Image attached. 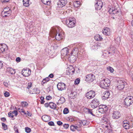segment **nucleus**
Segmentation results:
<instances>
[{
    "label": "nucleus",
    "mask_w": 133,
    "mask_h": 133,
    "mask_svg": "<svg viewBox=\"0 0 133 133\" xmlns=\"http://www.w3.org/2000/svg\"><path fill=\"white\" fill-rule=\"evenodd\" d=\"M61 28L59 27H56L53 29L51 31L52 34L54 35L56 39L58 41L60 40L62 38V35L60 31Z\"/></svg>",
    "instance_id": "1"
},
{
    "label": "nucleus",
    "mask_w": 133,
    "mask_h": 133,
    "mask_svg": "<svg viewBox=\"0 0 133 133\" xmlns=\"http://www.w3.org/2000/svg\"><path fill=\"white\" fill-rule=\"evenodd\" d=\"M73 49L71 52V54H74L77 55L78 52L83 49L81 43L76 44L73 46Z\"/></svg>",
    "instance_id": "2"
},
{
    "label": "nucleus",
    "mask_w": 133,
    "mask_h": 133,
    "mask_svg": "<svg viewBox=\"0 0 133 133\" xmlns=\"http://www.w3.org/2000/svg\"><path fill=\"white\" fill-rule=\"evenodd\" d=\"M110 81L109 79L106 78L101 81L100 83V86L102 88L106 89L110 85Z\"/></svg>",
    "instance_id": "3"
},
{
    "label": "nucleus",
    "mask_w": 133,
    "mask_h": 133,
    "mask_svg": "<svg viewBox=\"0 0 133 133\" xmlns=\"http://www.w3.org/2000/svg\"><path fill=\"white\" fill-rule=\"evenodd\" d=\"M117 82V88L119 90L123 89L125 86H127V83L123 80H118Z\"/></svg>",
    "instance_id": "4"
},
{
    "label": "nucleus",
    "mask_w": 133,
    "mask_h": 133,
    "mask_svg": "<svg viewBox=\"0 0 133 133\" xmlns=\"http://www.w3.org/2000/svg\"><path fill=\"white\" fill-rule=\"evenodd\" d=\"M133 103V97L131 96H128L124 99L123 104L127 107L129 106Z\"/></svg>",
    "instance_id": "5"
},
{
    "label": "nucleus",
    "mask_w": 133,
    "mask_h": 133,
    "mask_svg": "<svg viewBox=\"0 0 133 133\" xmlns=\"http://www.w3.org/2000/svg\"><path fill=\"white\" fill-rule=\"evenodd\" d=\"M75 18H72L67 19L66 21V23L69 28H72L74 26L76 23Z\"/></svg>",
    "instance_id": "6"
},
{
    "label": "nucleus",
    "mask_w": 133,
    "mask_h": 133,
    "mask_svg": "<svg viewBox=\"0 0 133 133\" xmlns=\"http://www.w3.org/2000/svg\"><path fill=\"white\" fill-rule=\"evenodd\" d=\"M69 49L67 48H65L62 49L61 51V56L62 57H66L68 58L69 57Z\"/></svg>",
    "instance_id": "7"
},
{
    "label": "nucleus",
    "mask_w": 133,
    "mask_h": 133,
    "mask_svg": "<svg viewBox=\"0 0 133 133\" xmlns=\"http://www.w3.org/2000/svg\"><path fill=\"white\" fill-rule=\"evenodd\" d=\"M99 104V100L96 98H95L91 102V108L94 109L97 108Z\"/></svg>",
    "instance_id": "8"
},
{
    "label": "nucleus",
    "mask_w": 133,
    "mask_h": 133,
    "mask_svg": "<svg viewBox=\"0 0 133 133\" xmlns=\"http://www.w3.org/2000/svg\"><path fill=\"white\" fill-rule=\"evenodd\" d=\"M99 108L97 110L96 112L97 111L101 113H103L106 111L108 109L107 106L104 105H99L98 107Z\"/></svg>",
    "instance_id": "9"
},
{
    "label": "nucleus",
    "mask_w": 133,
    "mask_h": 133,
    "mask_svg": "<svg viewBox=\"0 0 133 133\" xmlns=\"http://www.w3.org/2000/svg\"><path fill=\"white\" fill-rule=\"evenodd\" d=\"M95 95V92L93 90H91L87 92L85 94V96L89 99L93 98Z\"/></svg>",
    "instance_id": "10"
},
{
    "label": "nucleus",
    "mask_w": 133,
    "mask_h": 133,
    "mask_svg": "<svg viewBox=\"0 0 133 133\" xmlns=\"http://www.w3.org/2000/svg\"><path fill=\"white\" fill-rule=\"evenodd\" d=\"M22 74L25 77H28L31 74L30 69L28 68L23 69L22 71Z\"/></svg>",
    "instance_id": "11"
},
{
    "label": "nucleus",
    "mask_w": 133,
    "mask_h": 133,
    "mask_svg": "<svg viewBox=\"0 0 133 133\" xmlns=\"http://www.w3.org/2000/svg\"><path fill=\"white\" fill-rule=\"evenodd\" d=\"M67 3V0H59L58 2L57 9L59 8H62L65 6Z\"/></svg>",
    "instance_id": "12"
},
{
    "label": "nucleus",
    "mask_w": 133,
    "mask_h": 133,
    "mask_svg": "<svg viewBox=\"0 0 133 133\" xmlns=\"http://www.w3.org/2000/svg\"><path fill=\"white\" fill-rule=\"evenodd\" d=\"M95 76L93 74H89L86 76L85 80L89 82H92L95 79Z\"/></svg>",
    "instance_id": "13"
},
{
    "label": "nucleus",
    "mask_w": 133,
    "mask_h": 133,
    "mask_svg": "<svg viewBox=\"0 0 133 133\" xmlns=\"http://www.w3.org/2000/svg\"><path fill=\"white\" fill-rule=\"evenodd\" d=\"M108 11L109 13L111 15H115L116 16L117 15H119V11L116 9H115L113 7L110 8Z\"/></svg>",
    "instance_id": "14"
},
{
    "label": "nucleus",
    "mask_w": 133,
    "mask_h": 133,
    "mask_svg": "<svg viewBox=\"0 0 133 133\" xmlns=\"http://www.w3.org/2000/svg\"><path fill=\"white\" fill-rule=\"evenodd\" d=\"M112 116L113 119H117L121 117V114L120 112L118 111H114Z\"/></svg>",
    "instance_id": "15"
},
{
    "label": "nucleus",
    "mask_w": 133,
    "mask_h": 133,
    "mask_svg": "<svg viewBox=\"0 0 133 133\" xmlns=\"http://www.w3.org/2000/svg\"><path fill=\"white\" fill-rule=\"evenodd\" d=\"M103 6V2L99 0L95 4V9L97 10H100Z\"/></svg>",
    "instance_id": "16"
},
{
    "label": "nucleus",
    "mask_w": 133,
    "mask_h": 133,
    "mask_svg": "<svg viewBox=\"0 0 133 133\" xmlns=\"http://www.w3.org/2000/svg\"><path fill=\"white\" fill-rule=\"evenodd\" d=\"M7 49V45L4 44H0V53H4Z\"/></svg>",
    "instance_id": "17"
},
{
    "label": "nucleus",
    "mask_w": 133,
    "mask_h": 133,
    "mask_svg": "<svg viewBox=\"0 0 133 133\" xmlns=\"http://www.w3.org/2000/svg\"><path fill=\"white\" fill-rule=\"evenodd\" d=\"M68 56H69V57H68V59L71 63H73L76 60L77 55H75L74 54H71L70 55H69Z\"/></svg>",
    "instance_id": "18"
},
{
    "label": "nucleus",
    "mask_w": 133,
    "mask_h": 133,
    "mask_svg": "<svg viewBox=\"0 0 133 133\" xmlns=\"http://www.w3.org/2000/svg\"><path fill=\"white\" fill-rule=\"evenodd\" d=\"M65 84L62 82L58 83L57 85V88L59 90L62 91L65 89Z\"/></svg>",
    "instance_id": "19"
},
{
    "label": "nucleus",
    "mask_w": 133,
    "mask_h": 133,
    "mask_svg": "<svg viewBox=\"0 0 133 133\" xmlns=\"http://www.w3.org/2000/svg\"><path fill=\"white\" fill-rule=\"evenodd\" d=\"M94 109H90L88 108H84L83 109V111L85 112H88L89 114H90L93 116H95V115L93 113H95L94 111Z\"/></svg>",
    "instance_id": "20"
},
{
    "label": "nucleus",
    "mask_w": 133,
    "mask_h": 133,
    "mask_svg": "<svg viewBox=\"0 0 133 133\" xmlns=\"http://www.w3.org/2000/svg\"><path fill=\"white\" fill-rule=\"evenodd\" d=\"M110 29L107 27L105 28L102 31L103 34L109 36L110 34Z\"/></svg>",
    "instance_id": "21"
},
{
    "label": "nucleus",
    "mask_w": 133,
    "mask_h": 133,
    "mask_svg": "<svg viewBox=\"0 0 133 133\" xmlns=\"http://www.w3.org/2000/svg\"><path fill=\"white\" fill-rule=\"evenodd\" d=\"M11 13V10L10 9H9V10H6L4 11V16H3L4 18H6L10 16Z\"/></svg>",
    "instance_id": "22"
},
{
    "label": "nucleus",
    "mask_w": 133,
    "mask_h": 133,
    "mask_svg": "<svg viewBox=\"0 0 133 133\" xmlns=\"http://www.w3.org/2000/svg\"><path fill=\"white\" fill-rule=\"evenodd\" d=\"M43 120L45 122H47L51 119L50 117L48 115H45L42 116V117Z\"/></svg>",
    "instance_id": "23"
},
{
    "label": "nucleus",
    "mask_w": 133,
    "mask_h": 133,
    "mask_svg": "<svg viewBox=\"0 0 133 133\" xmlns=\"http://www.w3.org/2000/svg\"><path fill=\"white\" fill-rule=\"evenodd\" d=\"M109 51L108 52V54L112 53L114 54L116 48L115 47L111 46L109 48Z\"/></svg>",
    "instance_id": "24"
},
{
    "label": "nucleus",
    "mask_w": 133,
    "mask_h": 133,
    "mask_svg": "<svg viewBox=\"0 0 133 133\" xmlns=\"http://www.w3.org/2000/svg\"><path fill=\"white\" fill-rule=\"evenodd\" d=\"M104 96L103 97H104V98H103V99H106L108 98L109 97V96L110 95V92L108 90L105 91L103 93Z\"/></svg>",
    "instance_id": "25"
},
{
    "label": "nucleus",
    "mask_w": 133,
    "mask_h": 133,
    "mask_svg": "<svg viewBox=\"0 0 133 133\" xmlns=\"http://www.w3.org/2000/svg\"><path fill=\"white\" fill-rule=\"evenodd\" d=\"M94 38L96 41H101L103 39L102 37L99 34L96 35L94 36Z\"/></svg>",
    "instance_id": "26"
},
{
    "label": "nucleus",
    "mask_w": 133,
    "mask_h": 133,
    "mask_svg": "<svg viewBox=\"0 0 133 133\" xmlns=\"http://www.w3.org/2000/svg\"><path fill=\"white\" fill-rule=\"evenodd\" d=\"M69 74H73L75 72V69L72 66H70L68 70Z\"/></svg>",
    "instance_id": "27"
},
{
    "label": "nucleus",
    "mask_w": 133,
    "mask_h": 133,
    "mask_svg": "<svg viewBox=\"0 0 133 133\" xmlns=\"http://www.w3.org/2000/svg\"><path fill=\"white\" fill-rule=\"evenodd\" d=\"M29 1V0H23V5L26 7L28 6L30 4Z\"/></svg>",
    "instance_id": "28"
},
{
    "label": "nucleus",
    "mask_w": 133,
    "mask_h": 133,
    "mask_svg": "<svg viewBox=\"0 0 133 133\" xmlns=\"http://www.w3.org/2000/svg\"><path fill=\"white\" fill-rule=\"evenodd\" d=\"M8 71L11 74H14L15 73V69H14L11 68H8L7 69Z\"/></svg>",
    "instance_id": "29"
},
{
    "label": "nucleus",
    "mask_w": 133,
    "mask_h": 133,
    "mask_svg": "<svg viewBox=\"0 0 133 133\" xmlns=\"http://www.w3.org/2000/svg\"><path fill=\"white\" fill-rule=\"evenodd\" d=\"M49 107L53 109H55L56 108V104L53 102H49Z\"/></svg>",
    "instance_id": "30"
},
{
    "label": "nucleus",
    "mask_w": 133,
    "mask_h": 133,
    "mask_svg": "<svg viewBox=\"0 0 133 133\" xmlns=\"http://www.w3.org/2000/svg\"><path fill=\"white\" fill-rule=\"evenodd\" d=\"M123 128L126 129H129L131 128V126L128 123L126 124H123Z\"/></svg>",
    "instance_id": "31"
},
{
    "label": "nucleus",
    "mask_w": 133,
    "mask_h": 133,
    "mask_svg": "<svg viewBox=\"0 0 133 133\" xmlns=\"http://www.w3.org/2000/svg\"><path fill=\"white\" fill-rule=\"evenodd\" d=\"M43 3L45 5H49L51 3L50 0H41Z\"/></svg>",
    "instance_id": "32"
},
{
    "label": "nucleus",
    "mask_w": 133,
    "mask_h": 133,
    "mask_svg": "<svg viewBox=\"0 0 133 133\" xmlns=\"http://www.w3.org/2000/svg\"><path fill=\"white\" fill-rule=\"evenodd\" d=\"M61 104H62L65 101L64 98L63 97H61L58 101Z\"/></svg>",
    "instance_id": "33"
},
{
    "label": "nucleus",
    "mask_w": 133,
    "mask_h": 133,
    "mask_svg": "<svg viewBox=\"0 0 133 133\" xmlns=\"http://www.w3.org/2000/svg\"><path fill=\"white\" fill-rule=\"evenodd\" d=\"M101 46V43H95L93 46V47H96V49H98L99 47Z\"/></svg>",
    "instance_id": "34"
},
{
    "label": "nucleus",
    "mask_w": 133,
    "mask_h": 133,
    "mask_svg": "<svg viewBox=\"0 0 133 133\" xmlns=\"http://www.w3.org/2000/svg\"><path fill=\"white\" fill-rule=\"evenodd\" d=\"M77 93L76 92L71 91L70 94V95L72 97H76V95Z\"/></svg>",
    "instance_id": "35"
},
{
    "label": "nucleus",
    "mask_w": 133,
    "mask_h": 133,
    "mask_svg": "<svg viewBox=\"0 0 133 133\" xmlns=\"http://www.w3.org/2000/svg\"><path fill=\"white\" fill-rule=\"evenodd\" d=\"M21 105L23 107H25L28 105V104L26 102H21Z\"/></svg>",
    "instance_id": "36"
},
{
    "label": "nucleus",
    "mask_w": 133,
    "mask_h": 133,
    "mask_svg": "<svg viewBox=\"0 0 133 133\" xmlns=\"http://www.w3.org/2000/svg\"><path fill=\"white\" fill-rule=\"evenodd\" d=\"M69 112L68 109L66 108H65L63 110V113L64 114H66L68 113Z\"/></svg>",
    "instance_id": "37"
},
{
    "label": "nucleus",
    "mask_w": 133,
    "mask_h": 133,
    "mask_svg": "<svg viewBox=\"0 0 133 133\" xmlns=\"http://www.w3.org/2000/svg\"><path fill=\"white\" fill-rule=\"evenodd\" d=\"M58 12L60 14H63V15H65L66 13V11H65L63 10H61L58 11Z\"/></svg>",
    "instance_id": "38"
},
{
    "label": "nucleus",
    "mask_w": 133,
    "mask_h": 133,
    "mask_svg": "<svg viewBox=\"0 0 133 133\" xmlns=\"http://www.w3.org/2000/svg\"><path fill=\"white\" fill-rule=\"evenodd\" d=\"M2 126L3 127V129L5 130H7L8 129V127L7 125L5 124L4 123H2Z\"/></svg>",
    "instance_id": "39"
},
{
    "label": "nucleus",
    "mask_w": 133,
    "mask_h": 133,
    "mask_svg": "<svg viewBox=\"0 0 133 133\" xmlns=\"http://www.w3.org/2000/svg\"><path fill=\"white\" fill-rule=\"evenodd\" d=\"M25 130L27 133H29L31 131V129L29 128L26 127L25 128Z\"/></svg>",
    "instance_id": "40"
},
{
    "label": "nucleus",
    "mask_w": 133,
    "mask_h": 133,
    "mask_svg": "<svg viewBox=\"0 0 133 133\" xmlns=\"http://www.w3.org/2000/svg\"><path fill=\"white\" fill-rule=\"evenodd\" d=\"M108 70L110 71L111 72H113L114 71V69L112 67L109 66L107 68Z\"/></svg>",
    "instance_id": "41"
},
{
    "label": "nucleus",
    "mask_w": 133,
    "mask_h": 133,
    "mask_svg": "<svg viewBox=\"0 0 133 133\" xmlns=\"http://www.w3.org/2000/svg\"><path fill=\"white\" fill-rule=\"evenodd\" d=\"M44 97L42 96L41 97L40 99L41 100V101L40 102V103L41 104H43L44 103L45 101L44 100Z\"/></svg>",
    "instance_id": "42"
},
{
    "label": "nucleus",
    "mask_w": 133,
    "mask_h": 133,
    "mask_svg": "<svg viewBox=\"0 0 133 133\" xmlns=\"http://www.w3.org/2000/svg\"><path fill=\"white\" fill-rule=\"evenodd\" d=\"M80 79L79 78H77L74 81L75 84H78L80 82Z\"/></svg>",
    "instance_id": "43"
},
{
    "label": "nucleus",
    "mask_w": 133,
    "mask_h": 133,
    "mask_svg": "<svg viewBox=\"0 0 133 133\" xmlns=\"http://www.w3.org/2000/svg\"><path fill=\"white\" fill-rule=\"evenodd\" d=\"M10 93L7 91H6L4 94V95L6 97H9L10 95Z\"/></svg>",
    "instance_id": "44"
},
{
    "label": "nucleus",
    "mask_w": 133,
    "mask_h": 133,
    "mask_svg": "<svg viewBox=\"0 0 133 133\" xmlns=\"http://www.w3.org/2000/svg\"><path fill=\"white\" fill-rule=\"evenodd\" d=\"M8 116L9 117H11V118H13L14 116L13 115L12 112L11 111H10L8 113Z\"/></svg>",
    "instance_id": "45"
},
{
    "label": "nucleus",
    "mask_w": 133,
    "mask_h": 133,
    "mask_svg": "<svg viewBox=\"0 0 133 133\" xmlns=\"http://www.w3.org/2000/svg\"><path fill=\"white\" fill-rule=\"evenodd\" d=\"M48 124L50 126H54V122L52 121H50L48 123Z\"/></svg>",
    "instance_id": "46"
},
{
    "label": "nucleus",
    "mask_w": 133,
    "mask_h": 133,
    "mask_svg": "<svg viewBox=\"0 0 133 133\" xmlns=\"http://www.w3.org/2000/svg\"><path fill=\"white\" fill-rule=\"evenodd\" d=\"M57 123L58 125L61 126L63 125V123L60 121H58L57 122Z\"/></svg>",
    "instance_id": "47"
},
{
    "label": "nucleus",
    "mask_w": 133,
    "mask_h": 133,
    "mask_svg": "<svg viewBox=\"0 0 133 133\" xmlns=\"http://www.w3.org/2000/svg\"><path fill=\"white\" fill-rule=\"evenodd\" d=\"M70 130L73 131H75V126L74 125H71L70 127Z\"/></svg>",
    "instance_id": "48"
},
{
    "label": "nucleus",
    "mask_w": 133,
    "mask_h": 133,
    "mask_svg": "<svg viewBox=\"0 0 133 133\" xmlns=\"http://www.w3.org/2000/svg\"><path fill=\"white\" fill-rule=\"evenodd\" d=\"M69 125L68 124H65L63 125L64 128L66 129H67L69 127Z\"/></svg>",
    "instance_id": "49"
},
{
    "label": "nucleus",
    "mask_w": 133,
    "mask_h": 133,
    "mask_svg": "<svg viewBox=\"0 0 133 133\" xmlns=\"http://www.w3.org/2000/svg\"><path fill=\"white\" fill-rule=\"evenodd\" d=\"M32 83L31 82L29 83L28 84V86L27 87V88L29 89L32 86Z\"/></svg>",
    "instance_id": "50"
},
{
    "label": "nucleus",
    "mask_w": 133,
    "mask_h": 133,
    "mask_svg": "<svg viewBox=\"0 0 133 133\" xmlns=\"http://www.w3.org/2000/svg\"><path fill=\"white\" fill-rule=\"evenodd\" d=\"M52 98V97L50 96H47L46 97V99L47 100H50Z\"/></svg>",
    "instance_id": "51"
},
{
    "label": "nucleus",
    "mask_w": 133,
    "mask_h": 133,
    "mask_svg": "<svg viewBox=\"0 0 133 133\" xmlns=\"http://www.w3.org/2000/svg\"><path fill=\"white\" fill-rule=\"evenodd\" d=\"M12 112L13 114H14L15 116H17L18 114L17 111V110H14V111Z\"/></svg>",
    "instance_id": "52"
},
{
    "label": "nucleus",
    "mask_w": 133,
    "mask_h": 133,
    "mask_svg": "<svg viewBox=\"0 0 133 133\" xmlns=\"http://www.w3.org/2000/svg\"><path fill=\"white\" fill-rule=\"evenodd\" d=\"M21 59L19 57H17L16 59V61L17 62H19L21 61Z\"/></svg>",
    "instance_id": "53"
},
{
    "label": "nucleus",
    "mask_w": 133,
    "mask_h": 133,
    "mask_svg": "<svg viewBox=\"0 0 133 133\" xmlns=\"http://www.w3.org/2000/svg\"><path fill=\"white\" fill-rule=\"evenodd\" d=\"M86 122H87L86 121H85V120H82V125H86Z\"/></svg>",
    "instance_id": "54"
},
{
    "label": "nucleus",
    "mask_w": 133,
    "mask_h": 133,
    "mask_svg": "<svg viewBox=\"0 0 133 133\" xmlns=\"http://www.w3.org/2000/svg\"><path fill=\"white\" fill-rule=\"evenodd\" d=\"M54 76V75L53 74H50L48 76V77H50L51 78H52Z\"/></svg>",
    "instance_id": "55"
},
{
    "label": "nucleus",
    "mask_w": 133,
    "mask_h": 133,
    "mask_svg": "<svg viewBox=\"0 0 133 133\" xmlns=\"http://www.w3.org/2000/svg\"><path fill=\"white\" fill-rule=\"evenodd\" d=\"M26 114H27L30 117H31L32 116V114L30 113L28 111H27Z\"/></svg>",
    "instance_id": "56"
},
{
    "label": "nucleus",
    "mask_w": 133,
    "mask_h": 133,
    "mask_svg": "<svg viewBox=\"0 0 133 133\" xmlns=\"http://www.w3.org/2000/svg\"><path fill=\"white\" fill-rule=\"evenodd\" d=\"M44 106L46 107H48L49 106V103H46L45 104H44Z\"/></svg>",
    "instance_id": "57"
},
{
    "label": "nucleus",
    "mask_w": 133,
    "mask_h": 133,
    "mask_svg": "<svg viewBox=\"0 0 133 133\" xmlns=\"http://www.w3.org/2000/svg\"><path fill=\"white\" fill-rule=\"evenodd\" d=\"M3 84L6 87H7L8 85V83L6 82H4L3 83Z\"/></svg>",
    "instance_id": "58"
},
{
    "label": "nucleus",
    "mask_w": 133,
    "mask_h": 133,
    "mask_svg": "<svg viewBox=\"0 0 133 133\" xmlns=\"http://www.w3.org/2000/svg\"><path fill=\"white\" fill-rule=\"evenodd\" d=\"M10 0H3L2 2V3H7Z\"/></svg>",
    "instance_id": "59"
},
{
    "label": "nucleus",
    "mask_w": 133,
    "mask_h": 133,
    "mask_svg": "<svg viewBox=\"0 0 133 133\" xmlns=\"http://www.w3.org/2000/svg\"><path fill=\"white\" fill-rule=\"evenodd\" d=\"M46 81L45 80L43 79L41 83V84H42L43 85V84H44L45 83H46L47 82H46Z\"/></svg>",
    "instance_id": "60"
},
{
    "label": "nucleus",
    "mask_w": 133,
    "mask_h": 133,
    "mask_svg": "<svg viewBox=\"0 0 133 133\" xmlns=\"http://www.w3.org/2000/svg\"><path fill=\"white\" fill-rule=\"evenodd\" d=\"M9 9H9V8L8 7H7L5 8H4L3 11H4L6 10H9Z\"/></svg>",
    "instance_id": "61"
},
{
    "label": "nucleus",
    "mask_w": 133,
    "mask_h": 133,
    "mask_svg": "<svg viewBox=\"0 0 133 133\" xmlns=\"http://www.w3.org/2000/svg\"><path fill=\"white\" fill-rule=\"evenodd\" d=\"M43 79L45 80L46 81V82H47L48 81H49V79L48 77H47Z\"/></svg>",
    "instance_id": "62"
},
{
    "label": "nucleus",
    "mask_w": 133,
    "mask_h": 133,
    "mask_svg": "<svg viewBox=\"0 0 133 133\" xmlns=\"http://www.w3.org/2000/svg\"><path fill=\"white\" fill-rule=\"evenodd\" d=\"M1 120L2 121H3V122H5L6 120V119L5 117H2L1 118Z\"/></svg>",
    "instance_id": "63"
},
{
    "label": "nucleus",
    "mask_w": 133,
    "mask_h": 133,
    "mask_svg": "<svg viewBox=\"0 0 133 133\" xmlns=\"http://www.w3.org/2000/svg\"><path fill=\"white\" fill-rule=\"evenodd\" d=\"M18 109L19 110V111L20 112H22V111L23 110V109H20L19 108V106L18 107Z\"/></svg>",
    "instance_id": "64"
}]
</instances>
